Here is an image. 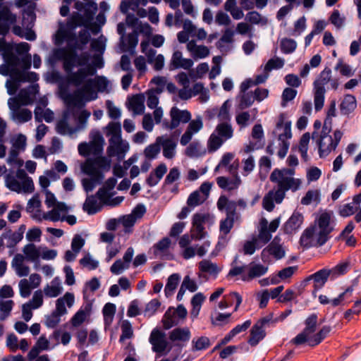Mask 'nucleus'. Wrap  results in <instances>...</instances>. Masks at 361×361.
Listing matches in <instances>:
<instances>
[{
  "mask_svg": "<svg viewBox=\"0 0 361 361\" xmlns=\"http://www.w3.org/2000/svg\"><path fill=\"white\" fill-rule=\"evenodd\" d=\"M129 10L135 11V0H122L120 11L126 15V23H119L117 25V32L121 35V50L133 54L135 48V15L129 13Z\"/></svg>",
  "mask_w": 361,
  "mask_h": 361,
  "instance_id": "obj_1",
  "label": "nucleus"
},
{
  "mask_svg": "<svg viewBox=\"0 0 361 361\" xmlns=\"http://www.w3.org/2000/svg\"><path fill=\"white\" fill-rule=\"evenodd\" d=\"M111 161L106 157L87 158L81 165L82 173L89 176L90 178H83L82 185L84 190L91 192L98 184L103 180L104 172L109 170Z\"/></svg>",
  "mask_w": 361,
  "mask_h": 361,
  "instance_id": "obj_2",
  "label": "nucleus"
},
{
  "mask_svg": "<svg viewBox=\"0 0 361 361\" xmlns=\"http://www.w3.org/2000/svg\"><path fill=\"white\" fill-rule=\"evenodd\" d=\"M270 181L277 184L275 190L276 203L281 204L285 198L286 192L291 190L295 192L298 190L301 181L292 177L283 176V171L275 169L269 176Z\"/></svg>",
  "mask_w": 361,
  "mask_h": 361,
  "instance_id": "obj_3",
  "label": "nucleus"
},
{
  "mask_svg": "<svg viewBox=\"0 0 361 361\" xmlns=\"http://www.w3.org/2000/svg\"><path fill=\"white\" fill-rule=\"evenodd\" d=\"M6 186L11 191L18 193H31L35 190L32 179L29 177L24 169H18L16 176L13 171L6 174Z\"/></svg>",
  "mask_w": 361,
  "mask_h": 361,
  "instance_id": "obj_4",
  "label": "nucleus"
},
{
  "mask_svg": "<svg viewBox=\"0 0 361 361\" xmlns=\"http://www.w3.org/2000/svg\"><path fill=\"white\" fill-rule=\"evenodd\" d=\"M217 208L220 211L225 210L226 217L220 221L219 230L224 234L220 238L226 240L228 235L234 225L235 206L233 200H229L225 195H221L217 201Z\"/></svg>",
  "mask_w": 361,
  "mask_h": 361,
  "instance_id": "obj_5",
  "label": "nucleus"
},
{
  "mask_svg": "<svg viewBox=\"0 0 361 361\" xmlns=\"http://www.w3.org/2000/svg\"><path fill=\"white\" fill-rule=\"evenodd\" d=\"M312 227L316 228L317 245H324L329 239V235L334 230L331 225V214L328 212L321 214L316 221V224Z\"/></svg>",
  "mask_w": 361,
  "mask_h": 361,
  "instance_id": "obj_6",
  "label": "nucleus"
},
{
  "mask_svg": "<svg viewBox=\"0 0 361 361\" xmlns=\"http://www.w3.org/2000/svg\"><path fill=\"white\" fill-rule=\"evenodd\" d=\"M93 80L92 79H89L85 85L78 90H76L72 94H68L65 98V102L68 106H75L78 108H82L85 105L84 98L85 94H94V97H91L87 99V101H90L92 99H95L97 97L96 94L94 93L93 89L92 88V83Z\"/></svg>",
  "mask_w": 361,
  "mask_h": 361,
  "instance_id": "obj_7",
  "label": "nucleus"
},
{
  "mask_svg": "<svg viewBox=\"0 0 361 361\" xmlns=\"http://www.w3.org/2000/svg\"><path fill=\"white\" fill-rule=\"evenodd\" d=\"M318 317L315 313L308 316L305 320V329L291 340V343L300 345L307 343L312 336L315 333L317 326Z\"/></svg>",
  "mask_w": 361,
  "mask_h": 361,
  "instance_id": "obj_8",
  "label": "nucleus"
},
{
  "mask_svg": "<svg viewBox=\"0 0 361 361\" xmlns=\"http://www.w3.org/2000/svg\"><path fill=\"white\" fill-rule=\"evenodd\" d=\"M104 139L101 135L95 137L89 143L82 142L78 145V152L81 156L88 157L93 155L95 157H103L101 156L103 152Z\"/></svg>",
  "mask_w": 361,
  "mask_h": 361,
  "instance_id": "obj_9",
  "label": "nucleus"
},
{
  "mask_svg": "<svg viewBox=\"0 0 361 361\" xmlns=\"http://www.w3.org/2000/svg\"><path fill=\"white\" fill-rule=\"evenodd\" d=\"M149 342L152 345V350L156 353V360L162 355H166L170 351V348L166 351L168 342L166 339V334L158 330L154 329L149 337Z\"/></svg>",
  "mask_w": 361,
  "mask_h": 361,
  "instance_id": "obj_10",
  "label": "nucleus"
},
{
  "mask_svg": "<svg viewBox=\"0 0 361 361\" xmlns=\"http://www.w3.org/2000/svg\"><path fill=\"white\" fill-rule=\"evenodd\" d=\"M272 319V314L260 319L252 327L247 343L251 346H256L266 336L265 326Z\"/></svg>",
  "mask_w": 361,
  "mask_h": 361,
  "instance_id": "obj_11",
  "label": "nucleus"
},
{
  "mask_svg": "<svg viewBox=\"0 0 361 361\" xmlns=\"http://www.w3.org/2000/svg\"><path fill=\"white\" fill-rule=\"evenodd\" d=\"M171 122L167 121L164 122V126L166 129L173 130L176 128L181 123H187L191 119V114L188 110H180L176 106H173L170 111Z\"/></svg>",
  "mask_w": 361,
  "mask_h": 361,
  "instance_id": "obj_12",
  "label": "nucleus"
},
{
  "mask_svg": "<svg viewBox=\"0 0 361 361\" xmlns=\"http://www.w3.org/2000/svg\"><path fill=\"white\" fill-rule=\"evenodd\" d=\"M208 213H196L192 216V228L191 229V237L195 240H201L205 237L204 224L209 219Z\"/></svg>",
  "mask_w": 361,
  "mask_h": 361,
  "instance_id": "obj_13",
  "label": "nucleus"
},
{
  "mask_svg": "<svg viewBox=\"0 0 361 361\" xmlns=\"http://www.w3.org/2000/svg\"><path fill=\"white\" fill-rule=\"evenodd\" d=\"M65 49H55L53 51V56L58 61H63V68L66 73L71 72L75 66H77L78 55L73 53H67Z\"/></svg>",
  "mask_w": 361,
  "mask_h": 361,
  "instance_id": "obj_14",
  "label": "nucleus"
},
{
  "mask_svg": "<svg viewBox=\"0 0 361 361\" xmlns=\"http://www.w3.org/2000/svg\"><path fill=\"white\" fill-rule=\"evenodd\" d=\"M342 137L343 133L340 130H336L334 133V138H332L331 136L328 137L329 144L326 146V143L322 142V140L317 142L319 157H326L331 151L335 150L338 147Z\"/></svg>",
  "mask_w": 361,
  "mask_h": 361,
  "instance_id": "obj_15",
  "label": "nucleus"
},
{
  "mask_svg": "<svg viewBox=\"0 0 361 361\" xmlns=\"http://www.w3.org/2000/svg\"><path fill=\"white\" fill-rule=\"evenodd\" d=\"M329 276L331 275L329 269H322L304 279L302 282V286H306L308 282L312 280L314 282V290L312 293L314 294L324 286Z\"/></svg>",
  "mask_w": 361,
  "mask_h": 361,
  "instance_id": "obj_16",
  "label": "nucleus"
},
{
  "mask_svg": "<svg viewBox=\"0 0 361 361\" xmlns=\"http://www.w3.org/2000/svg\"><path fill=\"white\" fill-rule=\"evenodd\" d=\"M109 145L107 148L108 156L110 157H116L118 161H121L129 149L128 143L123 141L121 137L118 141L112 142V140H109Z\"/></svg>",
  "mask_w": 361,
  "mask_h": 361,
  "instance_id": "obj_17",
  "label": "nucleus"
},
{
  "mask_svg": "<svg viewBox=\"0 0 361 361\" xmlns=\"http://www.w3.org/2000/svg\"><path fill=\"white\" fill-rule=\"evenodd\" d=\"M192 65L193 61L192 59L183 58L182 52L180 51H176L172 55L169 64V69L171 71L178 68L188 70L192 66Z\"/></svg>",
  "mask_w": 361,
  "mask_h": 361,
  "instance_id": "obj_18",
  "label": "nucleus"
},
{
  "mask_svg": "<svg viewBox=\"0 0 361 361\" xmlns=\"http://www.w3.org/2000/svg\"><path fill=\"white\" fill-rule=\"evenodd\" d=\"M157 142L163 147V155L166 159H172L175 156L177 142L171 137H158Z\"/></svg>",
  "mask_w": 361,
  "mask_h": 361,
  "instance_id": "obj_19",
  "label": "nucleus"
},
{
  "mask_svg": "<svg viewBox=\"0 0 361 361\" xmlns=\"http://www.w3.org/2000/svg\"><path fill=\"white\" fill-rule=\"evenodd\" d=\"M268 271V267L261 264H255L251 262L248 265V273L247 275H243L241 279L244 281H249L255 278H259L264 275Z\"/></svg>",
  "mask_w": 361,
  "mask_h": 361,
  "instance_id": "obj_20",
  "label": "nucleus"
},
{
  "mask_svg": "<svg viewBox=\"0 0 361 361\" xmlns=\"http://www.w3.org/2000/svg\"><path fill=\"white\" fill-rule=\"evenodd\" d=\"M300 245L305 248L312 246H318L317 245V233L316 228L310 226L307 228L301 235L300 238Z\"/></svg>",
  "mask_w": 361,
  "mask_h": 361,
  "instance_id": "obj_21",
  "label": "nucleus"
},
{
  "mask_svg": "<svg viewBox=\"0 0 361 361\" xmlns=\"http://www.w3.org/2000/svg\"><path fill=\"white\" fill-rule=\"evenodd\" d=\"M68 118L69 111H66L63 112L62 118L56 123V130L59 134L72 135L77 132V129L75 127L73 128L69 126Z\"/></svg>",
  "mask_w": 361,
  "mask_h": 361,
  "instance_id": "obj_22",
  "label": "nucleus"
},
{
  "mask_svg": "<svg viewBox=\"0 0 361 361\" xmlns=\"http://www.w3.org/2000/svg\"><path fill=\"white\" fill-rule=\"evenodd\" d=\"M302 222V214L299 212L295 211L284 224L285 233L291 234L300 227Z\"/></svg>",
  "mask_w": 361,
  "mask_h": 361,
  "instance_id": "obj_23",
  "label": "nucleus"
},
{
  "mask_svg": "<svg viewBox=\"0 0 361 361\" xmlns=\"http://www.w3.org/2000/svg\"><path fill=\"white\" fill-rule=\"evenodd\" d=\"M233 179L231 180L225 176H219L216 178V183L218 186L224 190H228L229 191L237 189L241 184L242 181L238 176H233Z\"/></svg>",
  "mask_w": 361,
  "mask_h": 361,
  "instance_id": "obj_24",
  "label": "nucleus"
},
{
  "mask_svg": "<svg viewBox=\"0 0 361 361\" xmlns=\"http://www.w3.org/2000/svg\"><path fill=\"white\" fill-rule=\"evenodd\" d=\"M67 304L68 307H71L74 303V295L71 293H66L65 295L57 299L56 302V310L54 311L55 313L60 316L64 315L67 313L65 304Z\"/></svg>",
  "mask_w": 361,
  "mask_h": 361,
  "instance_id": "obj_25",
  "label": "nucleus"
},
{
  "mask_svg": "<svg viewBox=\"0 0 361 361\" xmlns=\"http://www.w3.org/2000/svg\"><path fill=\"white\" fill-rule=\"evenodd\" d=\"M17 21V16L13 13L10 8L0 3V24L7 25L11 29V26L14 25Z\"/></svg>",
  "mask_w": 361,
  "mask_h": 361,
  "instance_id": "obj_26",
  "label": "nucleus"
},
{
  "mask_svg": "<svg viewBox=\"0 0 361 361\" xmlns=\"http://www.w3.org/2000/svg\"><path fill=\"white\" fill-rule=\"evenodd\" d=\"M167 171L166 165L164 163L160 164L156 169L152 171L149 176L146 179V182L149 187H154L158 184V183L163 178L164 174Z\"/></svg>",
  "mask_w": 361,
  "mask_h": 361,
  "instance_id": "obj_27",
  "label": "nucleus"
},
{
  "mask_svg": "<svg viewBox=\"0 0 361 361\" xmlns=\"http://www.w3.org/2000/svg\"><path fill=\"white\" fill-rule=\"evenodd\" d=\"M285 116L283 114H281L279 117V121L276 123V128H283V132L279 135V140L281 142H288L287 140L291 138V123L290 121L285 122Z\"/></svg>",
  "mask_w": 361,
  "mask_h": 361,
  "instance_id": "obj_28",
  "label": "nucleus"
},
{
  "mask_svg": "<svg viewBox=\"0 0 361 361\" xmlns=\"http://www.w3.org/2000/svg\"><path fill=\"white\" fill-rule=\"evenodd\" d=\"M66 74L67 82L75 87L82 85L87 78L86 74L82 68H78L75 72L71 71V72H68Z\"/></svg>",
  "mask_w": 361,
  "mask_h": 361,
  "instance_id": "obj_29",
  "label": "nucleus"
},
{
  "mask_svg": "<svg viewBox=\"0 0 361 361\" xmlns=\"http://www.w3.org/2000/svg\"><path fill=\"white\" fill-rule=\"evenodd\" d=\"M356 107L357 102L355 97L352 94H346L340 104V111L341 114L348 116Z\"/></svg>",
  "mask_w": 361,
  "mask_h": 361,
  "instance_id": "obj_30",
  "label": "nucleus"
},
{
  "mask_svg": "<svg viewBox=\"0 0 361 361\" xmlns=\"http://www.w3.org/2000/svg\"><path fill=\"white\" fill-rule=\"evenodd\" d=\"M207 150L197 141L191 142L185 149V155L190 158H199L206 154Z\"/></svg>",
  "mask_w": 361,
  "mask_h": 361,
  "instance_id": "obj_31",
  "label": "nucleus"
},
{
  "mask_svg": "<svg viewBox=\"0 0 361 361\" xmlns=\"http://www.w3.org/2000/svg\"><path fill=\"white\" fill-rule=\"evenodd\" d=\"M190 331L188 328H176L169 333V339L172 342L188 341L190 338Z\"/></svg>",
  "mask_w": 361,
  "mask_h": 361,
  "instance_id": "obj_32",
  "label": "nucleus"
},
{
  "mask_svg": "<svg viewBox=\"0 0 361 361\" xmlns=\"http://www.w3.org/2000/svg\"><path fill=\"white\" fill-rule=\"evenodd\" d=\"M331 327L330 326H324L316 334H314L310 338L307 345L310 347H314L322 342V341L326 338L330 331Z\"/></svg>",
  "mask_w": 361,
  "mask_h": 361,
  "instance_id": "obj_33",
  "label": "nucleus"
},
{
  "mask_svg": "<svg viewBox=\"0 0 361 361\" xmlns=\"http://www.w3.org/2000/svg\"><path fill=\"white\" fill-rule=\"evenodd\" d=\"M226 297L228 301L226 300L220 301L219 303V307L220 309H225L230 307L232 305L233 300L235 299L236 300V305L234 308V311L236 312L238 310L239 306L242 303V296L237 292H231Z\"/></svg>",
  "mask_w": 361,
  "mask_h": 361,
  "instance_id": "obj_34",
  "label": "nucleus"
},
{
  "mask_svg": "<svg viewBox=\"0 0 361 361\" xmlns=\"http://www.w3.org/2000/svg\"><path fill=\"white\" fill-rule=\"evenodd\" d=\"M180 280V276L178 274H173L169 276L164 288L165 295L167 298L171 296L173 294V292L176 289Z\"/></svg>",
  "mask_w": 361,
  "mask_h": 361,
  "instance_id": "obj_35",
  "label": "nucleus"
},
{
  "mask_svg": "<svg viewBox=\"0 0 361 361\" xmlns=\"http://www.w3.org/2000/svg\"><path fill=\"white\" fill-rule=\"evenodd\" d=\"M331 74V70L329 68L326 67L321 72L319 78L314 82V88L317 90L322 89L323 90H326L324 86L330 81Z\"/></svg>",
  "mask_w": 361,
  "mask_h": 361,
  "instance_id": "obj_36",
  "label": "nucleus"
},
{
  "mask_svg": "<svg viewBox=\"0 0 361 361\" xmlns=\"http://www.w3.org/2000/svg\"><path fill=\"white\" fill-rule=\"evenodd\" d=\"M171 241L168 237H165L157 243L154 247V254L155 256L163 257L165 255L171 245Z\"/></svg>",
  "mask_w": 361,
  "mask_h": 361,
  "instance_id": "obj_37",
  "label": "nucleus"
},
{
  "mask_svg": "<svg viewBox=\"0 0 361 361\" xmlns=\"http://www.w3.org/2000/svg\"><path fill=\"white\" fill-rule=\"evenodd\" d=\"M82 209L88 214L92 215L96 214L100 210V207L98 205L97 198L93 196H88L85 203L83 204Z\"/></svg>",
  "mask_w": 361,
  "mask_h": 361,
  "instance_id": "obj_38",
  "label": "nucleus"
},
{
  "mask_svg": "<svg viewBox=\"0 0 361 361\" xmlns=\"http://www.w3.org/2000/svg\"><path fill=\"white\" fill-rule=\"evenodd\" d=\"M106 136H110L109 140L112 142L118 141L121 137V124L117 122H110L107 127Z\"/></svg>",
  "mask_w": 361,
  "mask_h": 361,
  "instance_id": "obj_39",
  "label": "nucleus"
},
{
  "mask_svg": "<svg viewBox=\"0 0 361 361\" xmlns=\"http://www.w3.org/2000/svg\"><path fill=\"white\" fill-rule=\"evenodd\" d=\"M32 112L28 109H17V111H15L12 114L13 119L20 123L30 121L32 119Z\"/></svg>",
  "mask_w": 361,
  "mask_h": 361,
  "instance_id": "obj_40",
  "label": "nucleus"
},
{
  "mask_svg": "<svg viewBox=\"0 0 361 361\" xmlns=\"http://www.w3.org/2000/svg\"><path fill=\"white\" fill-rule=\"evenodd\" d=\"M116 305L111 302H107L104 306L102 313L106 325H109L112 322L114 316L116 313Z\"/></svg>",
  "mask_w": 361,
  "mask_h": 361,
  "instance_id": "obj_41",
  "label": "nucleus"
},
{
  "mask_svg": "<svg viewBox=\"0 0 361 361\" xmlns=\"http://www.w3.org/2000/svg\"><path fill=\"white\" fill-rule=\"evenodd\" d=\"M219 137L224 138L225 140L230 139L233 136V128L230 124L227 122H223L219 123L216 128Z\"/></svg>",
  "mask_w": 361,
  "mask_h": 361,
  "instance_id": "obj_42",
  "label": "nucleus"
},
{
  "mask_svg": "<svg viewBox=\"0 0 361 361\" xmlns=\"http://www.w3.org/2000/svg\"><path fill=\"white\" fill-rule=\"evenodd\" d=\"M163 326L165 329H169L171 327L178 325V321L175 318V312H172L171 308H169L164 314L163 319Z\"/></svg>",
  "mask_w": 361,
  "mask_h": 361,
  "instance_id": "obj_43",
  "label": "nucleus"
},
{
  "mask_svg": "<svg viewBox=\"0 0 361 361\" xmlns=\"http://www.w3.org/2000/svg\"><path fill=\"white\" fill-rule=\"evenodd\" d=\"M350 263L348 262H343L339 263L332 269H329L331 277L335 279L339 276L346 274L348 271Z\"/></svg>",
  "mask_w": 361,
  "mask_h": 361,
  "instance_id": "obj_44",
  "label": "nucleus"
},
{
  "mask_svg": "<svg viewBox=\"0 0 361 361\" xmlns=\"http://www.w3.org/2000/svg\"><path fill=\"white\" fill-rule=\"evenodd\" d=\"M205 201V197H203L200 194V190H195L190 193L187 200L188 206L194 209L195 207L202 204Z\"/></svg>",
  "mask_w": 361,
  "mask_h": 361,
  "instance_id": "obj_45",
  "label": "nucleus"
},
{
  "mask_svg": "<svg viewBox=\"0 0 361 361\" xmlns=\"http://www.w3.org/2000/svg\"><path fill=\"white\" fill-rule=\"evenodd\" d=\"M255 99L252 92H243L240 98L238 107L240 109H245L250 107Z\"/></svg>",
  "mask_w": 361,
  "mask_h": 361,
  "instance_id": "obj_46",
  "label": "nucleus"
},
{
  "mask_svg": "<svg viewBox=\"0 0 361 361\" xmlns=\"http://www.w3.org/2000/svg\"><path fill=\"white\" fill-rule=\"evenodd\" d=\"M199 269L202 272L209 273L210 274H216L219 271L216 264L207 259H204L199 263Z\"/></svg>",
  "mask_w": 361,
  "mask_h": 361,
  "instance_id": "obj_47",
  "label": "nucleus"
},
{
  "mask_svg": "<svg viewBox=\"0 0 361 361\" xmlns=\"http://www.w3.org/2000/svg\"><path fill=\"white\" fill-rule=\"evenodd\" d=\"M262 247L255 238L251 240H247L243 245V253L246 255H252L255 253V250Z\"/></svg>",
  "mask_w": 361,
  "mask_h": 361,
  "instance_id": "obj_48",
  "label": "nucleus"
},
{
  "mask_svg": "<svg viewBox=\"0 0 361 361\" xmlns=\"http://www.w3.org/2000/svg\"><path fill=\"white\" fill-rule=\"evenodd\" d=\"M28 99V94L26 93L25 95L20 94L19 98H10L8 99V104L9 108L13 111V112H14L15 111H17V109L20 110V100L23 102V104H27Z\"/></svg>",
  "mask_w": 361,
  "mask_h": 361,
  "instance_id": "obj_49",
  "label": "nucleus"
},
{
  "mask_svg": "<svg viewBox=\"0 0 361 361\" xmlns=\"http://www.w3.org/2000/svg\"><path fill=\"white\" fill-rule=\"evenodd\" d=\"M325 92L326 90H323L322 89H314V103L316 111H319L324 106Z\"/></svg>",
  "mask_w": 361,
  "mask_h": 361,
  "instance_id": "obj_50",
  "label": "nucleus"
},
{
  "mask_svg": "<svg viewBox=\"0 0 361 361\" xmlns=\"http://www.w3.org/2000/svg\"><path fill=\"white\" fill-rule=\"evenodd\" d=\"M267 247L271 255L274 256L276 259H280L285 256L284 250L281 245L275 243V240L272 241Z\"/></svg>",
  "mask_w": 361,
  "mask_h": 361,
  "instance_id": "obj_51",
  "label": "nucleus"
},
{
  "mask_svg": "<svg viewBox=\"0 0 361 361\" xmlns=\"http://www.w3.org/2000/svg\"><path fill=\"white\" fill-rule=\"evenodd\" d=\"M276 202L275 190H270L267 195L263 198L262 204L263 207L268 212H271L274 209V203Z\"/></svg>",
  "mask_w": 361,
  "mask_h": 361,
  "instance_id": "obj_52",
  "label": "nucleus"
},
{
  "mask_svg": "<svg viewBox=\"0 0 361 361\" xmlns=\"http://www.w3.org/2000/svg\"><path fill=\"white\" fill-rule=\"evenodd\" d=\"M296 47V42L293 39L284 38L281 41V50L284 54L293 53Z\"/></svg>",
  "mask_w": 361,
  "mask_h": 361,
  "instance_id": "obj_53",
  "label": "nucleus"
},
{
  "mask_svg": "<svg viewBox=\"0 0 361 361\" xmlns=\"http://www.w3.org/2000/svg\"><path fill=\"white\" fill-rule=\"evenodd\" d=\"M223 142L224 140L221 137L212 134L207 143L208 151L214 152L222 145Z\"/></svg>",
  "mask_w": 361,
  "mask_h": 361,
  "instance_id": "obj_54",
  "label": "nucleus"
},
{
  "mask_svg": "<svg viewBox=\"0 0 361 361\" xmlns=\"http://www.w3.org/2000/svg\"><path fill=\"white\" fill-rule=\"evenodd\" d=\"M23 252L26 257L31 261H35L39 257V250H37L36 246L32 243H29L26 245L23 248Z\"/></svg>",
  "mask_w": 361,
  "mask_h": 361,
  "instance_id": "obj_55",
  "label": "nucleus"
},
{
  "mask_svg": "<svg viewBox=\"0 0 361 361\" xmlns=\"http://www.w3.org/2000/svg\"><path fill=\"white\" fill-rule=\"evenodd\" d=\"M142 51L146 55L147 62L152 64L154 58L156 57V50L151 48L148 41L142 42L141 44Z\"/></svg>",
  "mask_w": 361,
  "mask_h": 361,
  "instance_id": "obj_56",
  "label": "nucleus"
},
{
  "mask_svg": "<svg viewBox=\"0 0 361 361\" xmlns=\"http://www.w3.org/2000/svg\"><path fill=\"white\" fill-rule=\"evenodd\" d=\"M16 78L20 82H34L39 80V76L35 72L18 71L16 74Z\"/></svg>",
  "mask_w": 361,
  "mask_h": 361,
  "instance_id": "obj_57",
  "label": "nucleus"
},
{
  "mask_svg": "<svg viewBox=\"0 0 361 361\" xmlns=\"http://www.w3.org/2000/svg\"><path fill=\"white\" fill-rule=\"evenodd\" d=\"M122 334L120 336L119 341H123L126 339L130 338L133 335V330L132 325L128 320H123L121 324Z\"/></svg>",
  "mask_w": 361,
  "mask_h": 361,
  "instance_id": "obj_58",
  "label": "nucleus"
},
{
  "mask_svg": "<svg viewBox=\"0 0 361 361\" xmlns=\"http://www.w3.org/2000/svg\"><path fill=\"white\" fill-rule=\"evenodd\" d=\"M192 348L195 350H202L208 348L210 345L209 338L207 336L199 337L197 340L193 339Z\"/></svg>",
  "mask_w": 361,
  "mask_h": 361,
  "instance_id": "obj_59",
  "label": "nucleus"
},
{
  "mask_svg": "<svg viewBox=\"0 0 361 361\" xmlns=\"http://www.w3.org/2000/svg\"><path fill=\"white\" fill-rule=\"evenodd\" d=\"M245 19L249 21L251 24L257 25L262 23L265 25L267 23V19L262 18V16L257 11H250L246 14Z\"/></svg>",
  "mask_w": 361,
  "mask_h": 361,
  "instance_id": "obj_60",
  "label": "nucleus"
},
{
  "mask_svg": "<svg viewBox=\"0 0 361 361\" xmlns=\"http://www.w3.org/2000/svg\"><path fill=\"white\" fill-rule=\"evenodd\" d=\"M284 65V60L276 57L269 59L264 66V71L268 73L273 69L281 68Z\"/></svg>",
  "mask_w": 361,
  "mask_h": 361,
  "instance_id": "obj_61",
  "label": "nucleus"
},
{
  "mask_svg": "<svg viewBox=\"0 0 361 361\" xmlns=\"http://www.w3.org/2000/svg\"><path fill=\"white\" fill-rule=\"evenodd\" d=\"M234 35V32L230 29L227 28L224 31L223 35L219 39V40L216 42V46L218 49H222L224 47V43H231L233 42V37Z\"/></svg>",
  "mask_w": 361,
  "mask_h": 361,
  "instance_id": "obj_62",
  "label": "nucleus"
},
{
  "mask_svg": "<svg viewBox=\"0 0 361 361\" xmlns=\"http://www.w3.org/2000/svg\"><path fill=\"white\" fill-rule=\"evenodd\" d=\"M19 150L15 148L11 149L7 159L8 164L13 166L20 167L23 164V161L19 159L18 157Z\"/></svg>",
  "mask_w": 361,
  "mask_h": 361,
  "instance_id": "obj_63",
  "label": "nucleus"
},
{
  "mask_svg": "<svg viewBox=\"0 0 361 361\" xmlns=\"http://www.w3.org/2000/svg\"><path fill=\"white\" fill-rule=\"evenodd\" d=\"M319 200V192L318 190H308L302 198L301 204L303 205H309L313 200L318 201Z\"/></svg>",
  "mask_w": 361,
  "mask_h": 361,
  "instance_id": "obj_64",
  "label": "nucleus"
}]
</instances>
